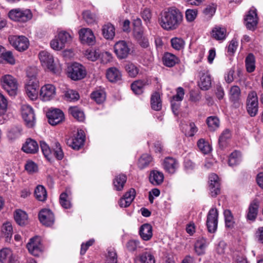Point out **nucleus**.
I'll return each instance as SVG.
<instances>
[{"label": "nucleus", "instance_id": "1", "mask_svg": "<svg viewBox=\"0 0 263 263\" xmlns=\"http://www.w3.org/2000/svg\"><path fill=\"white\" fill-rule=\"evenodd\" d=\"M183 20V14L179 9L175 7H170L161 12L159 23L163 29L172 31L179 27Z\"/></svg>", "mask_w": 263, "mask_h": 263}, {"label": "nucleus", "instance_id": "2", "mask_svg": "<svg viewBox=\"0 0 263 263\" xmlns=\"http://www.w3.org/2000/svg\"><path fill=\"white\" fill-rule=\"evenodd\" d=\"M39 81L36 72H27V78L24 84L26 96L31 100H36L39 96Z\"/></svg>", "mask_w": 263, "mask_h": 263}, {"label": "nucleus", "instance_id": "3", "mask_svg": "<svg viewBox=\"0 0 263 263\" xmlns=\"http://www.w3.org/2000/svg\"><path fill=\"white\" fill-rule=\"evenodd\" d=\"M39 58L45 69L54 73H59L61 71L62 67L58 60H55L53 56L47 51H40Z\"/></svg>", "mask_w": 263, "mask_h": 263}, {"label": "nucleus", "instance_id": "4", "mask_svg": "<svg viewBox=\"0 0 263 263\" xmlns=\"http://www.w3.org/2000/svg\"><path fill=\"white\" fill-rule=\"evenodd\" d=\"M2 87L11 96L16 95L18 89L17 80L11 74H5L0 78Z\"/></svg>", "mask_w": 263, "mask_h": 263}, {"label": "nucleus", "instance_id": "5", "mask_svg": "<svg viewBox=\"0 0 263 263\" xmlns=\"http://www.w3.org/2000/svg\"><path fill=\"white\" fill-rule=\"evenodd\" d=\"M8 16L13 21L25 23L32 18V14L28 9L16 8L11 10Z\"/></svg>", "mask_w": 263, "mask_h": 263}, {"label": "nucleus", "instance_id": "6", "mask_svg": "<svg viewBox=\"0 0 263 263\" xmlns=\"http://www.w3.org/2000/svg\"><path fill=\"white\" fill-rule=\"evenodd\" d=\"M68 75L72 80L77 81L83 79L87 74L86 68L82 64L74 63L67 69Z\"/></svg>", "mask_w": 263, "mask_h": 263}, {"label": "nucleus", "instance_id": "7", "mask_svg": "<svg viewBox=\"0 0 263 263\" xmlns=\"http://www.w3.org/2000/svg\"><path fill=\"white\" fill-rule=\"evenodd\" d=\"M8 41L11 46L20 52L27 50L29 46L28 39L23 35H10Z\"/></svg>", "mask_w": 263, "mask_h": 263}, {"label": "nucleus", "instance_id": "8", "mask_svg": "<svg viewBox=\"0 0 263 263\" xmlns=\"http://www.w3.org/2000/svg\"><path fill=\"white\" fill-rule=\"evenodd\" d=\"M55 86L52 84H46L40 89L39 97L43 101H49L55 98L57 91Z\"/></svg>", "mask_w": 263, "mask_h": 263}, {"label": "nucleus", "instance_id": "9", "mask_svg": "<svg viewBox=\"0 0 263 263\" xmlns=\"http://www.w3.org/2000/svg\"><path fill=\"white\" fill-rule=\"evenodd\" d=\"M85 138L84 132L82 129H78L76 134L67 140V143L72 149L78 150L83 146Z\"/></svg>", "mask_w": 263, "mask_h": 263}, {"label": "nucleus", "instance_id": "10", "mask_svg": "<svg viewBox=\"0 0 263 263\" xmlns=\"http://www.w3.org/2000/svg\"><path fill=\"white\" fill-rule=\"evenodd\" d=\"M218 219V212L217 209L212 208L209 211L206 218V226L208 231L211 233H214L217 228Z\"/></svg>", "mask_w": 263, "mask_h": 263}, {"label": "nucleus", "instance_id": "11", "mask_svg": "<svg viewBox=\"0 0 263 263\" xmlns=\"http://www.w3.org/2000/svg\"><path fill=\"white\" fill-rule=\"evenodd\" d=\"M22 115L26 125L29 127H33L35 124V115L31 107L24 104L22 106Z\"/></svg>", "mask_w": 263, "mask_h": 263}, {"label": "nucleus", "instance_id": "12", "mask_svg": "<svg viewBox=\"0 0 263 263\" xmlns=\"http://www.w3.org/2000/svg\"><path fill=\"white\" fill-rule=\"evenodd\" d=\"M114 52L119 59L126 58L130 53V49L124 41H119L116 43L114 47Z\"/></svg>", "mask_w": 263, "mask_h": 263}, {"label": "nucleus", "instance_id": "13", "mask_svg": "<svg viewBox=\"0 0 263 263\" xmlns=\"http://www.w3.org/2000/svg\"><path fill=\"white\" fill-rule=\"evenodd\" d=\"M258 98L255 91H251L248 96L247 110L251 117L255 116L258 111Z\"/></svg>", "mask_w": 263, "mask_h": 263}, {"label": "nucleus", "instance_id": "14", "mask_svg": "<svg viewBox=\"0 0 263 263\" xmlns=\"http://www.w3.org/2000/svg\"><path fill=\"white\" fill-rule=\"evenodd\" d=\"M48 122L51 125H56L62 122L64 119L63 112L60 109L54 108L47 112Z\"/></svg>", "mask_w": 263, "mask_h": 263}, {"label": "nucleus", "instance_id": "15", "mask_svg": "<svg viewBox=\"0 0 263 263\" xmlns=\"http://www.w3.org/2000/svg\"><path fill=\"white\" fill-rule=\"evenodd\" d=\"M38 216L40 222L46 227H50L54 223V215L49 209H42L40 211Z\"/></svg>", "mask_w": 263, "mask_h": 263}, {"label": "nucleus", "instance_id": "16", "mask_svg": "<svg viewBox=\"0 0 263 263\" xmlns=\"http://www.w3.org/2000/svg\"><path fill=\"white\" fill-rule=\"evenodd\" d=\"M79 37L83 44L92 45L95 43L96 37L92 31L89 28H82L79 32Z\"/></svg>", "mask_w": 263, "mask_h": 263}, {"label": "nucleus", "instance_id": "17", "mask_svg": "<svg viewBox=\"0 0 263 263\" xmlns=\"http://www.w3.org/2000/svg\"><path fill=\"white\" fill-rule=\"evenodd\" d=\"M27 248L30 253L34 256H38L42 251L41 238L38 236L31 238L27 244Z\"/></svg>", "mask_w": 263, "mask_h": 263}, {"label": "nucleus", "instance_id": "18", "mask_svg": "<svg viewBox=\"0 0 263 263\" xmlns=\"http://www.w3.org/2000/svg\"><path fill=\"white\" fill-rule=\"evenodd\" d=\"M162 165L165 172L170 174L175 173L179 167L178 161L171 157L165 158L162 161Z\"/></svg>", "mask_w": 263, "mask_h": 263}, {"label": "nucleus", "instance_id": "19", "mask_svg": "<svg viewBox=\"0 0 263 263\" xmlns=\"http://www.w3.org/2000/svg\"><path fill=\"white\" fill-rule=\"evenodd\" d=\"M245 22L248 29L252 30L255 29L258 23V18L256 9L252 8L250 10L245 19Z\"/></svg>", "mask_w": 263, "mask_h": 263}, {"label": "nucleus", "instance_id": "20", "mask_svg": "<svg viewBox=\"0 0 263 263\" xmlns=\"http://www.w3.org/2000/svg\"><path fill=\"white\" fill-rule=\"evenodd\" d=\"M0 261L2 263H18L17 257L11 249L5 248L0 251Z\"/></svg>", "mask_w": 263, "mask_h": 263}, {"label": "nucleus", "instance_id": "21", "mask_svg": "<svg viewBox=\"0 0 263 263\" xmlns=\"http://www.w3.org/2000/svg\"><path fill=\"white\" fill-rule=\"evenodd\" d=\"M184 96V89L181 87L177 88L176 89V95L172 97L171 101L172 110L175 115L177 114L178 109L180 106V103L183 100Z\"/></svg>", "mask_w": 263, "mask_h": 263}, {"label": "nucleus", "instance_id": "22", "mask_svg": "<svg viewBox=\"0 0 263 263\" xmlns=\"http://www.w3.org/2000/svg\"><path fill=\"white\" fill-rule=\"evenodd\" d=\"M209 190L212 196L215 197L220 193V182L218 176L215 174L209 176Z\"/></svg>", "mask_w": 263, "mask_h": 263}, {"label": "nucleus", "instance_id": "23", "mask_svg": "<svg viewBox=\"0 0 263 263\" xmlns=\"http://www.w3.org/2000/svg\"><path fill=\"white\" fill-rule=\"evenodd\" d=\"M211 35L214 39L219 42H222L226 40L228 33L226 28L220 26H216L212 29Z\"/></svg>", "mask_w": 263, "mask_h": 263}, {"label": "nucleus", "instance_id": "24", "mask_svg": "<svg viewBox=\"0 0 263 263\" xmlns=\"http://www.w3.org/2000/svg\"><path fill=\"white\" fill-rule=\"evenodd\" d=\"M136 191L134 189H130L127 192L119 201L121 208H126L130 205L135 198Z\"/></svg>", "mask_w": 263, "mask_h": 263}, {"label": "nucleus", "instance_id": "25", "mask_svg": "<svg viewBox=\"0 0 263 263\" xmlns=\"http://www.w3.org/2000/svg\"><path fill=\"white\" fill-rule=\"evenodd\" d=\"M139 261L141 263H155L154 255L151 251H145L137 256L135 259V263Z\"/></svg>", "mask_w": 263, "mask_h": 263}, {"label": "nucleus", "instance_id": "26", "mask_svg": "<svg viewBox=\"0 0 263 263\" xmlns=\"http://www.w3.org/2000/svg\"><path fill=\"white\" fill-rule=\"evenodd\" d=\"M22 149L26 153L34 154L38 151L39 145L35 140L29 138L26 140Z\"/></svg>", "mask_w": 263, "mask_h": 263}, {"label": "nucleus", "instance_id": "27", "mask_svg": "<svg viewBox=\"0 0 263 263\" xmlns=\"http://www.w3.org/2000/svg\"><path fill=\"white\" fill-rule=\"evenodd\" d=\"M211 76L208 72L200 73L198 85L201 89H209L211 86Z\"/></svg>", "mask_w": 263, "mask_h": 263}, {"label": "nucleus", "instance_id": "28", "mask_svg": "<svg viewBox=\"0 0 263 263\" xmlns=\"http://www.w3.org/2000/svg\"><path fill=\"white\" fill-rule=\"evenodd\" d=\"M139 235L145 241L149 240L153 236L152 227L148 223L142 225L139 229Z\"/></svg>", "mask_w": 263, "mask_h": 263}, {"label": "nucleus", "instance_id": "29", "mask_svg": "<svg viewBox=\"0 0 263 263\" xmlns=\"http://www.w3.org/2000/svg\"><path fill=\"white\" fill-rule=\"evenodd\" d=\"M259 206V202L257 199H254L250 203L247 214V218L249 220H254L256 219Z\"/></svg>", "mask_w": 263, "mask_h": 263}, {"label": "nucleus", "instance_id": "30", "mask_svg": "<svg viewBox=\"0 0 263 263\" xmlns=\"http://www.w3.org/2000/svg\"><path fill=\"white\" fill-rule=\"evenodd\" d=\"M164 180L163 174L160 171L153 170L151 172L149 176V182L154 185L161 184Z\"/></svg>", "mask_w": 263, "mask_h": 263}, {"label": "nucleus", "instance_id": "31", "mask_svg": "<svg viewBox=\"0 0 263 263\" xmlns=\"http://www.w3.org/2000/svg\"><path fill=\"white\" fill-rule=\"evenodd\" d=\"M107 79L111 82H116L121 79V72L116 67L108 68L106 73Z\"/></svg>", "mask_w": 263, "mask_h": 263}, {"label": "nucleus", "instance_id": "32", "mask_svg": "<svg viewBox=\"0 0 263 263\" xmlns=\"http://www.w3.org/2000/svg\"><path fill=\"white\" fill-rule=\"evenodd\" d=\"M2 235L5 238L6 241L10 240L12 234L13 228L12 224L9 221L4 222L1 227Z\"/></svg>", "mask_w": 263, "mask_h": 263}, {"label": "nucleus", "instance_id": "33", "mask_svg": "<svg viewBox=\"0 0 263 263\" xmlns=\"http://www.w3.org/2000/svg\"><path fill=\"white\" fill-rule=\"evenodd\" d=\"M148 84L147 81L138 80L131 84V89L135 94L140 95L143 93L144 87Z\"/></svg>", "mask_w": 263, "mask_h": 263}, {"label": "nucleus", "instance_id": "34", "mask_svg": "<svg viewBox=\"0 0 263 263\" xmlns=\"http://www.w3.org/2000/svg\"><path fill=\"white\" fill-rule=\"evenodd\" d=\"M14 217L16 222L20 226H24L28 222V215L27 213L21 210H16Z\"/></svg>", "mask_w": 263, "mask_h": 263}, {"label": "nucleus", "instance_id": "35", "mask_svg": "<svg viewBox=\"0 0 263 263\" xmlns=\"http://www.w3.org/2000/svg\"><path fill=\"white\" fill-rule=\"evenodd\" d=\"M163 63L167 67H172L179 62L178 58L173 54L165 53L162 59Z\"/></svg>", "mask_w": 263, "mask_h": 263}, {"label": "nucleus", "instance_id": "36", "mask_svg": "<svg viewBox=\"0 0 263 263\" xmlns=\"http://www.w3.org/2000/svg\"><path fill=\"white\" fill-rule=\"evenodd\" d=\"M208 245L207 240L203 238L198 239L195 243L194 250L198 255L203 254Z\"/></svg>", "mask_w": 263, "mask_h": 263}, {"label": "nucleus", "instance_id": "37", "mask_svg": "<svg viewBox=\"0 0 263 263\" xmlns=\"http://www.w3.org/2000/svg\"><path fill=\"white\" fill-rule=\"evenodd\" d=\"M0 63L8 64L11 65L15 64L16 60L12 52L6 49L0 59Z\"/></svg>", "mask_w": 263, "mask_h": 263}, {"label": "nucleus", "instance_id": "38", "mask_svg": "<svg viewBox=\"0 0 263 263\" xmlns=\"http://www.w3.org/2000/svg\"><path fill=\"white\" fill-rule=\"evenodd\" d=\"M102 34L105 39H112L115 35L114 26L110 23L104 25L102 27Z\"/></svg>", "mask_w": 263, "mask_h": 263}, {"label": "nucleus", "instance_id": "39", "mask_svg": "<svg viewBox=\"0 0 263 263\" xmlns=\"http://www.w3.org/2000/svg\"><path fill=\"white\" fill-rule=\"evenodd\" d=\"M69 113L78 121L83 122L85 119L84 112L77 106L69 107Z\"/></svg>", "mask_w": 263, "mask_h": 263}, {"label": "nucleus", "instance_id": "40", "mask_svg": "<svg viewBox=\"0 0 263 263\" xmlns=\"http://www.w3.org/2000/svg\"><path fill=\"white\" fill-rule=\"evenodd\" d=\"M151 107L155 110H160L162 108V103L160 94L158 92H154L151 97Z\"/></svg>", "mask_w": 263, "mask_h": 263}, {"label": "nucleus", "instance_id": "41", "mask_svg": "<svg viewBox=\"0 0 263 263\" xmlns=\"http://www.w3.org/2000/svg\"><path fill=\"white\" fill-rule=\"evenodd\" d=\"M91 98L97 103L101 104L106 99V93L102 89H99L93 91L91 94Z\"/></svg>", "mask_w": 263, "mask_h": 263}, {"label": "nucleus", "instance_id": "42", "mask_svg": "<svg viewBox=\"0 0 263 263\" xmlns=\"http://www.w3.org/2000/svg\"><path fill=\"white\" fill-rule=\"evenodd\" d=\"M134 36L142 47L145 48L149 46L148 40L146 36L143 35V31L136 30Z\"/></svg>", "mask_w": 263, "mask_h": 263}, {"label": "nucleus", "instance_id": "43", "mask_svg": "<svg viewBox=\"0 0 263 263\" xmlns=\"http://www.w3.org/2000/svg\"><path fill=\"white\" fill-rule=\"evenodd\" d=\"M126 181V176L123 174L117 176L114 180V187L117 191H121Z\"/></svg>", "mask_w": 263, "mask_h": 263}, {"label": "nucleus", "instance_id": "44", "mask_svg": "<svg viewBox=\"0 0 263 263\" xmlns=\"http://www.w3.org/2000/svg\"><path fill=\"white\" fill-rule=\"evenodd\" d=\"M197 144L198 148L203 154H209L212 150L211 145L204 139H200Z\"/></svg>", "mask_w": 263, "mask_h": 263}, {"label": "nucleus", "instance_id": "45", "mask_svg": "<svg viewBox=\"0 0 263 263\" xmlns=\"http://www.w3.org/2000/svg\"><path fill=\"white\" fill-rule=\"evenodd\" d=\"M34 195L38 200L44 201L47 198V193L45 188L42 185H37L34 190Z\"/></svg>", "mask_w": 263, "mask_h": 263}, {"label": "nucleus", "instance_id": "46", "mask_svg": "<svg viewBox=\"0 0 263 263\" xmlns=\"http://www.w3.org/2000/svg\"><path fill=\"white\" fill-rule=\"evenodd\" d=\"M226 227L232 229L234 226V219L231 212L229 210H226L223 212Z\"/></svg>", "mask_w": 263, "mask_h": 263}, {"label": "nucleus", "instance_id": "47", "mask_svg": "<svg viewBox=\"0 0 263 263\" xmlns=\"http://www.w3.org/2000/svg\"><path fill=\"white\" fill-rule=\"evenodd\" d=\"M245 62L247 71L249 72H253L255 68V60L254 55L252 53L249 54L246 58Z\"/></svg>", "mask_w": 263, "mask_h": 263}, {"label": "nucleus", "instance_id": "48", "mask_svg": "<svg viewBox=\"0 0 263 263\" xmlns=\"http://www.w3.org/2000/svg\"><path fill=\"white\" fill-rule=\"evenodd\" d=\"M70 199L69 195L67 193L64 192L62 193L60 196V204L64 209H70L72 206Z\"/></svg>", "mask_w": 263, "mask_h": 263}, {"label": "nucleus", "instance_id": "49", "mask_svg": "<svg viewBox=\"0 0 263 263\" xmlns=\"http://www.w3.org/2000/svg\"><path fill=\"white\" fill-rule=\"evenodd\" d=\"M125 69L129 77H136L139 73V68L132 63H128L125 65Z\"/></svg>", "mask_w": 263, "mask_h": 263}, {"label": "nucleus", "instance_id": "50", "mask_svg": "<svg viewBox=\"0 0 263 263\" xmlns=\"http://www.w3.org/2000/svg\"><path fill=\"white\" fill-rule=\"evenodd\" d=\"M206 123L210 130L214 131L219 126V120L217 117L210 116L206 119Z\"/></svg>", "mask_w": 263, "mask_h": 263}, {"label": "nucleus", "instance_id": "51", "mask_svg": "<svg viewBox=\"0 0 263 263\" xmlns=\"http://www.w3.org/2000/svg\"><path fill=\"white\" fill-rule=\"evenodd\" d=\"M152 158L151 155L144 154L139 158L138 161V166L140 168H143L147 166L152 161Z\"/></svg>", "mask_w": 263, "mask_h": 263}, {"label": "nucleus", "instance_id": "52", "mask_svg": "<svg viewBox=\"0 0 263 263\" xmlns=\"http://www.w3.org/2000/svg\"><path fill=\"white\" fill-rule=\"evenodd\" d=\"M79 98L78 92L72 89H67L64 93V99L67 101H76L78 100Z\"/></svg>", "mask_w": 263, "mask_h": 263}, {"label": "nucleus", "instance_id": "53", "mask_svg": "<svg viewBox=\"0 0 263 263\" xmlns=\"http://www.w3.org/2000/svg\"><path fill=\"white\" fill-rule=\"evenodd\" d=\"M59 41L62 42V44L65 46L66 44L70 42L72 39V36L70 34L64 30L58 31L56 35Z\"/></svg>", "mask_w": 263, "mask_h": 263}, {"label": "nucleus", "instance_id": "54", "mask_svg": "<svg viewBox=\"0 0 263 263\" xmlns=\"http://www.w3.org/2000/svg\"><path fill=\"white\" fill-rule=\"evenodd\" d=\"M172 47L176 50H181L185 45L184 41L181 37H175L171 40Z\"/></svg>", "mask_w": 263, "mask_h": 263}, {"label": "nucleus", "instance_id": "55", "mask_svg": "<svg viewBox=\"0 0 263 263\" xmlns=\"http://www.w3.org/2000/svg\"><path fill=\"white\" fill-rule=\"evenodd\" d=\"M241 160L240 153L237 151H234L231 153L229 158V164L233 166L238 164Z\"/></svg>", "mask_w": 263, "mask_h": 263}, {"label": "nucleus", "instance_id": "56", "mask_svg": "<svg viewBox=\"0 0 263 263\" xmlns=\"http://www.w3.org/2000/svg\"><path fill=\"white\" fill-rule=\"evenodd\" d=\"M230 99L233 102L238 101L240 96V89L237 86H233L229 92Z\"/></svg>", "mask_w": 263, "mask_h": 263}, {"label": "nucleus", "instance_id": "57", "mask_svg": "<svg viewBox=\"0 0 263 263\" xmlns=\"http://www.w3.org/2000/svg\"><path fill=\"white\" fill-rule=\"evenodd\" d=\"M84 55L87 59L91 61H96L100 57V53L99 51L91 48L85 50Z\"/></svg>", "mask_w": 263, "mask_h": 263}, {"label": "nucleus", "instance_id": "58", "mask_svg": "<svg viewBox=\"0 0 263 263\" xmlns=\"http://www.w3.org/2000/svg\"><path fill=\"white\" fill-rule=\"evenodd\" d=\"M105 263H117V255L114 249L110 248L108 250Z\"/></svg>", "mask_w": 263, "mask_h": 263}, {"label": "nucleus", "instance_id": "59", "mask_svg": "<svg viewBox=\"0 0 263 263\" xmlns=\"http://www.w3.org/2000/svg\"><path fill=\"white\" fill-rule=\"evenodd\" d=\"M198 10L195 9H187L185 12V17L188 23L194 21L197 16Z\"/></svg>", "mask_w": 263, "mask_h": 263}, {"label": "nucleus", "instance_id": "60", "mask_svg": "<svg viewBox=\"0 0 263 263\" xmlns=\"http://www.w3.org/2000/svg\"><path fill=\"white\" fill-rule=\"evenodd\" d=\"M231 132L229 129H224L219 137V144L222 146H224L227 141L231 138Z\"/></svg>", "mask_w": 263, "mask_h": 263}, {"label": "nucleus", "instance_id": "61", "mask_svg": "<svg viewBox=\"0 0 263 263\" xmlns=\"http://www.w3.org/2000/svg\"><path fill=\"white\" fill-rule=\"evenodd\" d=\"M50 47L54 50L59 51L63 49L65 46L62 44V42L59 41L57 36L55 35L50 43Z\"/></svg>", "mask_w": 263, "mask_h": 263}, {"label": "nucleus", "instance_id": "62", "mask_svg": "<svg viewBox=\"0 0 263 263\" xmlns=\"http://www.w3.org/2000/svg\"><path fill=\"white\" fill-rule=\"evenodd\" d=\"M40 147L45 157L49 160L51 158L52 154L49 146L44 141H41Z\"/></svg>", "mask_w": 263, "mask_h": 263}, {"label": "nucleus", "instance_id": "63", "mask_svg": "<svg viewBox=\"0 0 263 263\" xmlns=\"http://www.w3.org/2000/svg\"><path fill=\"white\" fill-rule=\"evenodd\" d=\"M8 102L5 97L0 93V116L5 114L7 109Z\"/></svg>", "mask_w": 263, "mask_h": 263}, {"label": "nucleus", "instance_id": "64", "mask_svg": "<svg viewBox=\"0 0 263 263\" xmlns=\"http://www.w3.org/2000/svg\"><path fill=\"white\" fill-rule=\"evenodd\" d=\"M25 169L29 173H33L37 171L38 167L36 163L30 160L26 162Z\"/></svg>", "mask_w": 263, "mask_h": 263}]
</instances>
